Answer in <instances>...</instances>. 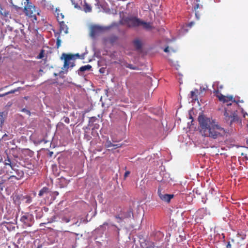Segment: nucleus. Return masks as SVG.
Returning a JSON list of instances; mask_svg holds the SVG:
<instances>
[{
	"label": "nucleus",
	"instance_id": "1",
	"mask_svg": "<svg viewBox=\"0 0 248 248\" xmlns=\"http://www.w3.org/2000/svg\"><path fill=\"white\" fill-rule=\"evenodd\" d=\"M198 122L200 132L204 137L216 139L223 136L226 133L225 129L218 125L214 120L204 115H200Z\"/></svg>",
	"mask_w": 248,
	"mask_h": 248
},
{
	"label": "nucleus",
	"instance_id": "2",
	"mask_svg": "<svg viewBox=\"0 0 248 248\" xmlns=\"http://www.w3.org/2000/svg\"><path fill=\"white\" fill-rule=\"evenodd\" d=\"M214 93L220 101L226 103L227 107L224 108V111L226 122L232 124L233 122L238 121L239 118L235 109L239 101L234 99L232 95L225 96L222 94L218 90H216Z\"/></svg>",
	"mask_w": 248,
	"mask_h": 248
},
{
	"label": "nucleus",
	"instance_id": "3",
	"mask_svg": "<svg viewBox=\"0 0 248 248\" xmlns=\"http://www.w3.org/2000/svg\"><path fill=\"white\" fill-rule=\"evenodd\" d=\"M17 161L15 160H11L9 158L5 159L4 161V168L7 169V172L9 171L10 173H13L11 170H9V168L11 170H14L16 174V175H10L9 179L15 178L16 180H20L23 178L24 176V172L23 170L18 169V166L17 165Z\"/></svg>",
	"mask_w": 248,
	"mask_h": 248
},
{
	"label": "nucleus",
	"instance_id": "4",
	"mask_svg": "<svg viewBox=\"0 0 248 248\" xmlns=\"http://www.w3.org/2000/svg\"><path fill=\"white\" fill-rule=\"evenodd\" d=\"M76 56L78 57L79 55L78 54L73 55L71 54L62 53L61 59L64 60L63 67L62 68L64 71H62V72L67 73L69 68H72L75 66V61Z\"/></svg>",
	"mask_w": 248,
	"mask_h": 248
},
{
	"label": "nucleus",
	"instance_id": "5",
	"mask_svg": "<svg viewBox=\"0 0 248 248\" xmlns=\"http://www.w3.org/2000/svg\"><path fill=\"white\" fill-rule=\"evenodd\" d=\"M27 4L25 6L24 12L27 16L31 18L32 22L37 21V15H39L38 10H36L35 7L31 2L30 0H26Z\"/></svg>",
	"mask_w": 248,
	"mask_h": 248
},
{
	"label": "nucleus",
	"instance_id": "6",
	"mask_svg": "<svg viewBox=\"0 0 248 248\" xmlns=\"http://www.w3.org/2000/svg\"><path fill=\"white\" fill-rule=\"evenodd\" d=\"M5 153L7 155V158H9L11 160H15L17 161L16 159L18 157L20 152L19 149L16 146L15 147H12L8 150H6Z\"/></svg>",
	"mask_w": 248,
	"mask_h": 248
},
{
	"label": "nucleus",
	"instance_id": "7",
	"mask_svg": "<svg viewBox=\"0 0 248 248\" xmlns=\"http://www.w3.org/2000/svg\"><path fill=\"white\" fill-rule=\"evenodd\" d=\"M20 221L24 224L26 227H30L34 221L33 216L29 213L23 215L20 218Z\"/></svg>",
	"mask_w": 248,
	"mask_h": 248
},
{
	"label": "nucleus",
	"instance_id": "8",
	"mask_svg": "<svg viewBox=\"0 0 248 248\" xmlns=\"http://www.w3.org/2000/svg\"><path fill=\"white\" fill-rule=\"evenodd\" d=\"M141 20L136 16H130L125 18V22L129 27H137L140 26Z\"/></svg>",
	"mask_w": 248,
	"mask_h": 248
},
{
	"label": "nucleus",
	"instance_id": "9",
	"mask_svg": "<svg viewBox=\"0 0 248 248\" xmlns=\"http://www.w3.org/2000/svg\"><path fill=\"white\" fill-rule=\"evenodd\" d=\"M158 194L162 201L168 203L170 202V200L174 197V195L173 194L162 193L161 190L159 189H158Z\"/></svg>",
	"mask_w": 248,
	"mask_h": 248
},
{
	"label": "nucleus",
	"instance_id": "10",
	"mask_svg": "<svg viewBox=\"0 0 248 248\" xmlns=\"http://www.w3.org/2000/svg\"><path fill=\"white\" fill-rule=\"evenodd\" d=\"M104 31V28L99 26H93L91 29L90 35L92 37L98 35Z\"/></svg>",
	"mask_w": 248,
	"mask_h": 248
},
{
	"label": "nucleus",
	"instance_id": "11",
	"mask_svg": "<svg viewBox=\"0 0 248 248\" xmlns=\"http://www.w3.org/2000/svg\"><path fill=\"white\" fill-rule=\"evenodd\" d=\"M59 216L61 223H68L72 219L71 215L66 212H60Z\"/></svg>",
	"mask_w": 248,
	"mask_h": 248
},
{
	"label": "nucleus",
	"instance_id": "12",
	"mask_svg": "<svg viewBox=\"0 0 248 248\" xmlns=\"http://www.w3.org/2000/svg\"><path fill=\"white\" fill-rule=\"evenodd\" d=\"M118 40V37L116 35H112L108 38L105 39V41L106 42H108L110 44L113 45L114 43H116Z\"/></svg>",
	"mask_w": 248,
	"mask_h": 248
},
{
	"label": "nucleus",
	"instance_id": "13",
	"mask_svg": "<svg viewBox=\"0 0 248 248\" xmlns=\"http://www.w3.org/2000/svg\"><path fill=\"white\" fill-rule=\"evenodd\" d=\"M59 23L60 27V31H63L65 33H67L68 29L67 25L65 24V22L64 21H60Z\"/></svg>",
	"mask_w": 248,
	"mask_h": 248
},
{
	"label": "nucleus",
	"instance_id": "14",
	"mask_svg": "<svg viewBox=\"0 0 248 248\" xmlns=\"http://www.w3.org/2000/svg\"><path fill=\"white\" fill-rule=\"evenodd\" d=\"M50 192L49 189L47 187H43L39 192V197H42L45 195L48 194Z\"/></svg>",
	"mask_w": 248,
	"mask_h": 248
},
{
	"label": "nucleus",
	"instance_id": "15",
	"mask_svg": "<svg viewBox=\"0 0 248 248\" xmlns=\"http://www.w3.org/2000/svg\"><path fill=\"white\" fill-rule=\"evenodd\" d=\"M121 113H123V112L118 108H115L112 109L111 113L110 114V117L112 118L116 117L117 115H120Z\"/></svg>",
	"mask_w": 248,
	"mask_h": 248
},
{
	"label": "nucleus",
	"instance_id": "16",
	"mask_svg": "<svg viewBox=\"0 0 248 248\" xmlns=\"http://www.w3.org/2000/svg\"><path fill=\"white\" fill-rule=\"evenodd\" d=\"M60 213L54 215L52 216L50 219V221H48V223H52L53 222H58L60 221Z\"/></svg>",
	"mask_w": 248,
	"mask_h": 248
},
{
	"label": "nucleus",
	"instance_id": "17",
	"mask_svg": "<svg viewBox=\"0 0 248 248\" xmlns=\"http://www.w3.org/2000/svg\"><path fill=\"white\" fill-rule=\"evenodd\" d=\"M140 25L142 26L143 28L146 30H150L152 29V26L149 22H146L141 20L140 23Z\"/></svg>",
	"mask_w": 248,
	"mask_h": 248
},
{
	"label": "nucleus",
	"instance_id": "18",
	"mask_svg": "<svg viewBox=\"0 0 248 248\" xmlns=\"http://www.w3.org/2000/svg\"><path fill=\"white\" fill-rule=\"evenodd\" d=\"M92 68L91 65L88 64L86 65L82 66L78 70V74H80V72H84L85 71H89Z\"/></svg>",
	"mask_w": 248,
	"mask_h": 248
},
{
	"label": "nucleus",
	"instance_id": "19",
	"mask_svg": "<svg viewBox=\"0 0 248 248\" xmlns=\"http://www.w3.org/2000/svg\"><path fill=\"white\" fill-rule=\"evenodd\" d=\"M198 93V90H197V89H195L194 91H191L190 98L193 100L196 101V100H198L197 95V93Z\"/></svg>",
	"mask_w": 248,
	"mask_h": 248
},
{
	"label": "nucleus",
	"instance_id": "20",
	"mask_svg": "<svg viewBox=\"0 0 248 248\" xmlns=\"http://www.w3.org/2000/svg\"><path fill=\"white\" fill-rule=\"evenodd\" d=\"M202 7V5H200L199 3H197L195 6L194 7V9L196 10L198 8H201ZM195 16L197 19H199L200 18V14L199 13L198 11H196L195 12Z\"/></svg>",
	"mask_w": 248,
	"mask_h": 248
},
{
	"label": "nucleus",
	"instance_id": "21",
	"mask_svg": "<svg viewBox=\"0 0 248 248\" xmlns=\"http://www.w3.org/2000/svg\"><path fill=\"white\" fill-rule=\"evenodd\" d=\"M121 146L120 144H113L111 143L110 140H108L106 142V147H114L115 148H119Z\"/></svg>",
	"mask_w": 248,
	"mask_h": 248
},
{
	"label": "nucleus",
	"instance_id": "22",
	"mask_svg": "<svg viewBox=\"0 0 248 248\" xmlns=\"http://www.w3.org/2000/svg\"><path fill=\"white\" fill-rule=\"evenodd\" d=\"M134 45L137 50H139L141 48V43L139 40H135L134 41Z\"/></svg>",
	"mask_w": 248,
	"mask_h": 248
},
{
	"label": "nucleus",
	"instance_id": "23",
	"mask_svg": "<svg viewBox=\"0 0 248 248\" xmlns=\"http://www.w3.org/2000/svg\"><path fill=\"white\" fill-rule=\"evenodd\" d=\"M143 248H154L155 244L152 242H147V243L145 244V246L141 245Z\"/></svg>",
	"mask_w": 248,
	"mask_h": 248
},
{
	"label": "nucleus",
	"instance_id": "24",
	"mask_svg": "<svg viewBox=\"0 0 248 248\" xmlns=\"http://www.w3.org/2000/svg\"><path fill=\"white\" fill-rule=\"evenodd\" d=\"M83 7L84 11L86 13L90 12L92 11L91 6L86 2L85 3Z\"/></svg>",
	"mask_w": 248,
	"mask_h": 248
},
{
	"label": "nucleus",
	"instance_id": "25",
	"mask_svg": "<svg viewBox=\"0 0 248 248\" xmlns=\"http://www.w3.org/2000/svg\"><path fill=\"white\" fill-rule=\"evenodd\" d=\"M24 89L23 88L19 87L15 89L11 90L10 91L7 92V94H11V93H14L16 92L19 91L20 90H23Z\"/></svg>",
	"mask_w": 248,
	"mask_h": 248
},
{
	"label": "nucleus",
	"instance_id": "26",
	"mask_svg": "<svg viewBox=\"0 0 248 248\" xmlns=\"http://www.w3.org/2000/svg\"><path fill=\"white\" fill-rule=\"evenodd\" d=\"M64 16L62 13H57V18L58 21L60 22V21H63L62 20L64 18Z\"/></svg>",
	"mask_w": 248,
	"mask_h": 248
},
{
	"label": "nucleus",
	"instance_id": "27",
	"mask_svg": "<svg viewBox=\"0 0 248 248\" xmlns=\"http://www.w3.org/2000/svg\"><path fill=\"white\" fill-rule=\"evenodd\" d=\"M45 50L44 49H42L39 53V55L37 56V59H42L44 57Z\"/></svg>",
	"mask_w": 248,
	"mask_h": 248
},
{
	"label": "nucleus",
	"instance_id": "28",
	"mask_svg": "<svg viewBox=\"0 0 248 248\" xmlns=\"http://www.w3.org/2000/svg\"><path fill=\"white\" fill-rule=\"evenodd\" d=\"M126 67L133 70H138V67L135 66H133L131 64H128L126 65Z\"/></svg>",
	"mask_w": 248,
	"mask_h": 248
},
{
	"label": "nucleus",
	"instance_id": "29",
	"mask_svg": "<svg viewBox=\"0 0 248 248\" xmlns=\"http://www.w3.org/2000/svg\"><path fill=\"white\" fill-rule=\"evenodd\" d=\"M0 14L2 16H6L8 13L5 11L2 8H0Z\"/></svg>",
	"mask_w": 248,
	"mask_h": 248
},
{
	"label": "nucleus",
	"instance_id": "30",
	"mask_svg": "<svg viewBox=\"0 0 248 248\" xmlns=\"http://www.w3.org/2000/svg\"><path fill=\"white\" fill-rule=\"evenodd\" d=\"M61 40L60 39V36H59L57 38V41H56V45H57V48H59L61 46Z\"/></svg>",
	"mask_w": 248,
	"mask_h": 248
},
{
	"label": "nucleus",
	"instance_id": "31",
	"mask_svg": "<svg viewBox=\"0 0 248 248\" xmlns=\"http://www.w3.org/2000/svg\"><path fill=\"white\" fill-rule=\"evenodd\" d=\"M25 199H26V201L25 202L27 203H31L32 202V199L29 196H26L25 197Z\"/></svg>",
	"mask_w": 248,
	"mask_h": 248
},
{
	"label": "nucleus",
	"instance_id": "32",
	"mask_svg": "<svg viewBox=\"0 0 248 248\" xmlns=\"http://www.w3.org/2000/svg\"><path fill=\"white\" fill-rule=\"evenodd\" d=\"M63 122L66 124H69L70 123V119L67 117H64L62 119Z\"/></svg>",
	"mask_w": 248,
	"mask_h": 248
},
{
	"label": "nucleus",
	"instance_id": "33",
	"mask_svg": "<svg viewBox=\"0 0 248 248\" xmlns=\"http://www.w3.org/2000/svg\"><path fill=\"white\" fill-rule=\"evenodd\" d=\"M21 111L26 113L27 114H28L29 115H31V112H30V110H29L25 108H23L21 110Z\"/></svg>",
	"mask_w": 248,
	"mask_h": 248
},
{
	"label": "nucleus",
	"instance_id": "34",
	"mask_svg": "<svg viewBox=\"0 0 248 248\" xmlns=\"http://www.w3.org/2000/svg\"><path fill=\"white\" fill-rule=\"evenodd\" d=\"M130 172L129 171H126L124 174V179H125L129 175Z\"/></svg>",
	"mask_w": 248,
	"mask_h": 248
},
{
	"label": "nucleus",
	"instance_id": "35",
	"mask_svg": "<svg viewBox=\"0 0 248 248\" xmlns=\"http://www.w3.org/2000/svg\"><path fill=\"white\" fill-rule=\"evenodd\" d=\"M77 225V226H79L80 225V222H79L78 221H77L73 223L72 225Z\"/></svg>",
	"mask_w": 248,
	"mask_h": 248
},
{
	"label": "nucleus",
	"instance_id": "36",
	"mask_svg": "<svg viewBox=\"0 0 248 248\" xmlns=\"http://www.w3.org/2000/svg\"><path fill=\"white\" fill-rule=\"evenodd\" d=\"M115 218L119 219L120 220L118 221V222H120V221L122 220V217H120L119 215H117L115 217Z\"/></svg>",
	"mask_w": 248,
	"mask_h": 248
},
{
	"label": "nucleus",
	"instance_id": "37",
	"mask_svg": "<svg viewBox=\"0 0 248 248\" xmlns=\"http://www.w3.org/2000/svg\"><path fill=\"white\" fill-rule=\"evenodd\" d=\"M3 183H0V194H1V191L3 190Z\"/></svg>",
	"mask_w": 248,
	"mask_h": 248
},
{
	"label": "nucleus",
	"instance_id": "38",
	"mask_svg": "<svg viewBox=\"0 0 248 248\" xmlns=\"http://www.w3.org/2000/svg\"><path fill=\"white\" fill-rule=\"evenodd\" d=\"M164 52H167V53L169 52V46L166 47L165 48V49H164Z\"/></svg>",
	"mask_w": 248,
	"mask_h": 248
},
{
	"label": "nucleus",
	"instance_id": "39",
	"mask_svg": "<svg viewBox=\"0 0 248 248\" xmlns=\"http://www.w3.org/2000/svg\"><path fill=\"white\" fill-rule=\"evenodd\" d=\"M226 248H232V245L231 244H230V242H228L227 243V245L226 246Z\"/></svg>",
	"mask_w": 248,
	"mask_h": 248
},
{
	"label": "nucleus",
	"instance_id": "40",
	"mask_svg": "<svg viewBox=\"0 0 248 248\" xmlns=\"http://www.w3.org/2000/svg\"><path fill=\"white\" fill-rule=\"evenodd\" d=\"M71 1L72 3V4L73 5H74L75 7H77V4L75 3V0H71Z\"/></svg>",
	"mask_w": 248,
	"mask_h": 248
},
{
	"label": "nucleus",
	"instance_id": "41",
	"mask_svg": "<svg viewBox=\"0 0 248 248\" xmlns=\"http://www.w3.org/2000/svg\"><path fill=\"white\" fill-rule=\"evenodd\" d=\"M69 232V233H72V234H75V235H76L77 236H78V233H75V232H69L68 231H64V232Z\"/></svg>",
	"mask_w": 248,
	"mask_h": 248
},
{
	"label": "nucleus",
	"instance_id": "42",
	"mask_svg": "<svg viewBox=\"0 0 248 248\" xmlns=\"http://www.w3.org/2000/svg\"><path fill=\"white\" fill-rule=\"evenodd\" d=\"M194 23L193 22H191L189 23H188V26L190 28L194 25Z\"/></svg>",
	"mask_w": 248,
	"mask_h": 248
},
{
	"label": "nucleus",
	"instance_id": "43",
	"mask_svg": "<svg viewBox=\"0 0 248 248\" xmlns=\"http://www.w3.org/2000/svg\"><path fill=\"white\" fill-rule=\"evenodd\" d=\"M1 116V117L0 118V124H2L4 122V119L2 116Z\"/></svg>",
	"mask_w": 248,
	"mask_h": 248
},
{
	"label": "nucleus",
	"instance_id": "44",
	"mask_svg": "<svg viewBox=\"0 0 248 248\" xmlns=\"http://www.w3.org/2000/svg\"><path fill=\"white\" fill-rule=\"evenodd\" d=\"M6 95H7V93H3V94H0V97H4V96H5Z\"/></svg>",
	"mask_w": 248,
	"mask_h": 248
},
{
	"label": "nucleus",
	"instance_id": "45",
	"mask_svg": "<svg viewBox=\"0 0 248 248\" xmlns=\"http://www.w3.org/2000/svg\"><path fill=\"white\" fill-rule=\"evenodd\" d=\"M106 226H108V223L107 222H104V223H103V224L102 225H100V227H103V226H106Z\"/></svg>",
	"mask_w": 248,
	"mask_h": 248
},
{
	"label": "nucleus",
	"instance_id": "46",
	"mask_svg": "<svg viewBox=\"0 0 248 248\" xmlns=\"http://www.w3.org/2000/svg\"><path fill=\"white\" fill-rule=\"evenodd\" d=\"M37 248H42V245L41 244V245H39Z\"/></svg>",
	"mask_w": 248,
	"mask_h": 248
},
{
	"label": "nucleus",
	"instance_id": "47",
	"mask_svg": "<svg viewBox=\"0 0 248 248\" xmlns=\"http://www.w3.org/2000/svg\"><path fill=\"white\" fill-rule=\"evenodd\" d=\"M112 226L117 227V226L115 225H114V224H112Z\"/></svg>",
	"mask_w": 248,
	"mask_h": 248
},
{
	"label": "nucleus",
	"instance_id": "48",
	"mask_svg": "<svg viewBox=\"0 0 248 248\" xmlns=\"http://www.w3.org/2000/svg\"><path fill=\"white\" fill-rule=\"evenodd\" d=\"M196 1L197 2H199V1H200V0H196Z\"/></svg>",
	"mask_w": 248,
	"mask_h": 248
},
{
	"label": "nucleus",
	"instance_id": "49",
	"mask_svg": "<svg viewBox=\"0 0 248 248\" xmlns=\"http://www.w3.org/2000/svg\"><path fill=\"white\" fill-rule=\"evenodd\" d=\"M39 71H40V72H42V71H43V70H42V69H40V70H39Z\"/></svg>",
	"mask_w": 248,
	"mask_h": 248
},
{
	"label": "nucleus",
	"instance_id": "50",
	"mask_svg": "<svg viewBox=\"0 0 248 248\" xmlns=\"http://www.w3.org/2000/svg\"><path fill=\"white\" fill-rule=\"evenodd\" d=\"M28 97H25V98L26 99H28Z\"/></svg>",
	"mask_w": 248,
	"mask_h": 248
},
{
	"label": "nucleus",
	"instance_id": "51",
	"mask_svg": "<svg viewBox=\"0 0 248 248\" xmlns=\"http://www.w3.org/2000/svg\"><path fill=\"white\" fill-rule=\"evenodd\" d=\"M62 180H64V181H65V179H62H62H61V181H62Z\"/></svg>",
	"mask_w": 248,
	"mask_h": 248
}]
</instances>
